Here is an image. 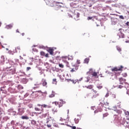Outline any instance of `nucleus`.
I'll return each mask as SVG.
<instances>
[{
  "label": "nucleus",
  "mask_w": 129,
  "mask_h": 129,
  "mask_svg": "<svg viewBox=\"0 0 129 129\" xmlns=\"http://www.w3.org/2000/svg\"><path fill=\"white\" fill-rule=\"evenodd\" d=\"M48 5L50 6V7H58V8H61V6L60 4L63 5V3L61 2H58L56 1H53L52 0H50L47 2Z\"/></svg>",
  "instance_id": "f257e3e1"
},
{
  "label": "nucleus",
  "mask_w": 129,
  "mask_h": 129,
  "mask_svg": "<svg viewBox=\"0 0 129 129\" xmlns=\"http://www.w3.org/2000/svg\"><path fill=\"white\" fill-rule=\"evenodd\" d=\"M6 72H7L9 74L13 75L16 74V69L14 67H10L9 68H7L5 70Z\"/></svg>",
  "instance_id": "f03ea898"
},
{
  "label": "nucleus",
  "mask_w": 129,
  "mask_h": 129,
  "mask_svg": "<svg viewBox=\"0 0 129 129\" xmlns=\"http://www.w3.org/2000/svg\"><path fill=\"white\" fill-rule=\"evenodd\" d=\"M121 124H122V125L125 126V127H127L128 128H129V119H128L127 118L126 119H125V118H123L122 120L121 121Z\"/></svg>",
  "instance_id": "7ed1b4c3"
},
{
  "label": "nucleus",
  "mask_w": 129,
  "mask_h": 129,
  "mask_svg": "<svg viewBox=\"0 0 129 129\" xmlns=\"http://www.w3.org/2000/svg\"><path fill=\"white\" fill-rule=\"evenodd\" d=\"M53 104H55V105H58V107H61L63 106V104H64V101L63 100H59V101H55L52 102Z\"/></svg>",
  "instance_id": "20e7f679"
},
{
  "label": "nucleus",
  "mask_w": 129,
  "mask_h": 129,
  "mask_svg": "<svg viewBox=\"0 0 129 129\" xmlns=\"http://www.w3.org/2000/svg\"><path fill=\"white\" fill-rule=\"evenodd\" d=\"M122 69H123V67L120 66V67L113 68L111 69V71L113 72H117V71H122Z\"/></svg>",
  "instance_id": "39448f33"
},
{
  "label": "nucleus",
  "mask_w": 129,
  "mask_h": 129,
  "mask_svg": "<svg viewBox=\"0 0 129 129\" xmlns=\"http://www.w3.org/2000/svg\"><path fill=\"white\" fill-rule=\"evenodd\" d=\"M37 106H41V111H42V112L44 111V109L43 108H51V106L50 105H48L46 104H43V105H41L40 104H37Z\"/></svg>",
  "instance_id": "423d86ee"
},
{
  "label": "nucleus",
  "mask_w": 129,
  "mask_h": 129,
  "mask_svg": "<svg viewBox=\"0 0 129 129\" xmlns=\"http://www.w3.org/2000/svg\"><path fill=\"white\" fill-rule=\"evenodd\" d=\"M93 70L92 69H90V71L88 72V73L89 74H91L92 75L93 77H95V78H98V76L97 75V73L94 72H93Z\"/></svg>",
  "instance_id": "0eeeda50"
},
{
  "label": "nucleus",
  "mask_w": 129,
  "mask_h": 129,
  "mask_svg": "<svg viewBox=\"0 0 129 129\" xmlns=\"http://www.w3.org/2000/svg\"><path fill=\"white\" fill-rule=\"evenodd\" d=\"M70 72L73 73V72H76L77 70H78V66L76 65L73 66V68H71Z\"/></svg>",
  "instance_id": "6e6552de"
},
{
  "label": "nucleus",
  "mask_w": 129,
  "mask_h": 129,
  "mask_svg": "<svg viewBox=\"0 0 129 129\" xmlns=\"http://www.w3.org/2000/svg\"><path fill=\"white\" fill-rule=\"evenodd\" d=\"M61 59H62L63 62H64L65 63H66L67 67H69V66H68L69 65V62L68 61H66V60H67V59H68V56H62Z\"/></svg>",
  "instance_id": "1a4fd4ad"
},
{
  "label": "nucleus",
  "mask_w": 129,
  "mask_h": 129,
  "mask_svg": "<svg viewBox=\"0 0 129 129\" xmlns=\"http://www.w3.org/2000/svg\"><path fill=\"white\" fill-rule=\"evenodd\" d=\"M80 16V14L78 13H75L73 17L75 19V20H76V21H78V20H79V17Z\"/></svg>",
  "instance_id": "9d476101"
},
{
  "label": "nucleus",
  "mask_w": 129,
  "mask_h": 129,
  "mask_svg": "<svg viewBox=\"0 0 129 129\" xmlns=\"http://www.w3.org/2000/svg\"><path fill=\"white\" fill-rule=\"evenodd\" d=\"M47 51L50 55H53L54 54V49L50 47L47 49Z\"/></svg>",
  "instance_id": "9b49d317"
},
{
  "label": "nucleus",
  "mask_w": 129,
  "mask_h": 129,
  "mask_svg": "<svg viewBox=\"0 0 129 129\" xmlns=\"http://www.w3.org/2000/svg\"><path fill=\"white\" fill-rule=\"evenodd\" d=\"M119 81L120 82V84H123V83L125 82V79L120 78H119Z\"/></svg>",
  "instance_id": "f8f14e48"
},
{
  "label": "nucleus",
  "mask_w": 129,
  "mask_h": 129,
  "mask_svg": "<svg viewBox=\"0 0 129 129\" xmlns=\"http://www.w3.org/2000/svg\"><path fill=\"white\" fill-rule=\"evenodd\" d=\"M46 123H48V122H49V121H51V120H54V118L50 116H48L47 117V118H46Z\"/></svg>",
  "instance_id": "ddd939ff"
},
{
  "label": "nucleus",
  "mask_w": 129,
  "mask_h": 129,
  "mask_svg": "<svg viewBox=\"0 0 129 129\" xmlns=\"http://www.w3.org/2000/svg\"><path fill=\"white\" fill-rule=\"evenodd\" d=\"M18 111H19V113L20 115L23 114V113H24L25 112V110H24V108H19L18 109Z\"/></svg>",
  "instance_id": "4468645a"
},
{
  "label": "nucleus",
  "mask_w": 129,
  "mask_h": 129,
  "mask_svg": "<svg viewBox=\"0 0 129 129\" xmlns=\"http://www.w3.org/2000/svg\"><path fill=\"white\" fill-rule=\"evenodd\" d=\"M117 35L119 36V38H124V34H123V33H121V32H119Z\"/></svg>",
  "instance_id": "2eb2a0df"
},
{
  "label": "nucleus",
  "mask_w": 129,
  "mask_h": 129,
  "mask_svg": "<svg viewBox=\"0 0 129 129\" xmlns=\"http://www.w3.org/2000/svg\"><path fill=\"white\" fill-rule=\"evenodd\" d=\"M42 85L43 86H46L47 85V82L44 79H42Z\"/></svg>",
  "instance_id": "dca6fc26"
},
{
  "label": "nucleus",
  "mask_w": 129,
  "mask_h": 129,
  "mask_svg": "<svg viewBox=\"0 0 129 129\" xmlns=\"http://www.w3.org/2000/svg\"><path fill=\"white\" fill-rule=\"evenodd\" d=\"M51 110L53 113H56L58 112V110L57 109V108H56L55 107L52 108Z\"/></svg>",
  "instance_id": "f3484780"
},
{
  "label": "nucleus",
  "mask_w": 129,
  "mask_h": 129,
  "mask_svg": "<svg viewBox=\"0 0 129 129\" xmlns=\"http://www.w3.org/2000/svg\"><path fill=\"white\" fill-rule=\"evenodd\" d=\"M15 51L16 53H20L21 51V47H20V46H18L15 48Z\"/></svg>",
  "instance_id": "a211bd4d"
},
{
  "label": "nucleus",
  "mask_w": 129,
  "mask_h": 129,
  "mask_svg": "<svg viewBox=\"0 0 129 129\" xmlns=\"http://www.w3.org/2000/svg\"><path fill=\"white\" fill-rule=\"evenodd\" d=\"M40 84H41L36 83V84H34L35 87H33V89H37V88H40Z\"/></svg>",
  "instance_id": "6ab92c4d"
},
{
  "label": "nucleus",
  "mask_w": 129,
  "mask_h": 129,
  "mask_svg": "<svg viewBox=\"0 0 129 129\" xmlns=\"http://www.w3.org/2000/svg\"><path fill=\"white\" fill-rule=\"evenodd\" d=\"M21 118L22 119H29V118L28 116L25 115V116H22Z\"/></svg>",
  "instance_id": "aec40b11"
},
{
  "label": "nucleus",
  "mask_w": 129,
  "mask_h": 129,
  "mask_svg": "<svg viewBox=\"0 0 129 129\" xmlns=\"http://www.w3.org/2000/svg\"><path fill=\"white\" fill-rule=\"evenodd\" d=\"M85 87H86V88L88 89H92V88H93V86L90 85L88 86H85Z\"/></svg>",
  "instance_id": "412c9836"
},
{
  "label": "nucleus",
  "mask_w": 129,
  "mask_h": 129,
  "mask_svg": "<svg viewBox=\"0 0 129 129\" xmlns=\"http://www.w3.org/2000/svg\"><path fill=\"white\" fill-rule=\"evenodd\" d=\"M18 89H19V90H21V89H23L24 87H23V86L21 85H19L17 87Z\"/></svg>",
  "instance_id": "4be33fe9"
},
{
  "label": "nucleus",
  "mask_w": 129,
  "mask_h": 129,
  "mask_svg": "<svg viewBox=\"0 0 129 129\" xmlns=\"http://www.w3.org/2000/svg\"><path fill=\"white\" fill-rule=\"evenodd\" d=\"M89 62V58H86L84 60V63H86V64H88Z\"/></svg>",
  "instance_id": "5701e85b"
},
{
  "label": "nucleus",
  "mask_w": 129,
  "mask_h": 129,
  "mask_svg": "<svg viewBox=\"0 0 129 129\" xmlns=\"http://www.w3.org/2000/svg\"><path fill=\"white\" fill-rule=\"evenodd\" d=\"M58 66L60 68H64V64L63 63H58Z\"/></svg>",
  "instance_id": "b1692460"
},
{
  "label": "nucleus",
  "mask_w": 129,
  "mask_h": 129,
  "mask_svg": "<svg viewBox=\"0 0 129 129\" xmlns=\"http://www.w3.org/2000/svg\"><path fill=\"white\" fill-rule=\"evenodd\" d=\"M52 83L53 84H57V79H52Z\"/></svg>",
  "instance_id": "393cba45"
},
{
  "label": "nucleus",
  "mask_w": 129,
  "mask_h": 129,
  "mask_svg": "<svg viewBox=\"0 0 129 129\" xmlns=\"http://www.w3.org/2000/svg\"><path fill=\"white\" fill-rule=\"evenodd\" d=\"M116 96L115 95H114V94H112V95H111V98L112 99H114L115 98H116Z\"/></svg>",
  "instance_id": "a878e982"
},
{
  "label": "nucleus",
  "mask_w": 129,
  "mask_h": 129,
  "mask_svg": "<svg viewBox=\"0 0 129 129\" xmlns=\"http://www.w3.org/2000/svg\"><path fill=\"white\" fill-rule=\"evenodd\" d=\"M36 123H37V122H36V121L35 120H31V124L35 125V124H36Z\"/></svg>",
  "instance_id": "bb28decb"
},
{
  "label": "nucleus",
  "mask_w": 129,
  "mask_h": 129,
  "mask_svg": "<svg viewBox=\"0 0 129 129\" xmlns=\"http://www.w3.org/2000/svg\"><path fill=\"white\" fill-rule=\"evenodd\" d=\"M124 114L125 115H127V116H129V111H125Z\"/></svg>",
  "instance_id": "cd10ccee"
},
{
  "label": "nucleus",
  "mask_w": 129,
  "mask_h": 129,
  "mask_svg": "<svg viewBox=\"0 0 129 129\" xmlns=\"http://www.w3.org/2000/svg\"><path fill=\"white\" fill-rule=\"evenodd\" d=\"M108 115V113H105L103 114V118H104V117H106Z\"/></svg>",
  "instance_id": "c85d7f7f"
},
{
  "label": "nucleus",
  "mask_w": 129,
  "mask_h": 129,
  "mask_svg": "<svg viewBox=\"0 0 129 129\" xmlns=\"http://www.w3.org/2000/svg\"><path fill=\"white\" fill-rule=\"evenodd\" d=\"M75 121L76 123H78V122H79V119H78L77 118H75Z\"/></svg>",
  "instance_id": "c756f323"
},
{
  "label": "nucleus",
  "mask_w": 129,
  "mask_h": 129,
  "mask_svg": "<svg viewBox=\"0 0 129 129\" xmlns=\"http://www.w3.org/2000/svg\"><path fill=\"white\" fill-rule=\"evenodd\" d=\"M34 109L35 110H36V111H40V110H41V109H40V108H38L37 107H35Z\"/></svg>",
  "instance_id": "7c9ffc66"
},
{
  "label": "nucleus",
  "mask_w": 129,
  "mask_h": 129,
  "mask_svg": "<svg viewBox=\"0 0 129 129\" xmlns=\"http://www.w3.org/2000/svg\"><path fill=\"white\" fill-rule=\"evenodd\" d=\"M122 75L123 77H126L127 76V74H126V73H124Z\"/></svg>",
  "instance_id": "2f4dec72"
},
{
  "label": "nucleus",
  "mask_w": 129,
  "mask_h": 129,
  "mask_svg": "<svg viewBox=\"0 0 129 129\" xmlns=\"http://www.w3.org/2000/svg\"><path fill=\"white\" fill-rule=\"evenodd\" d=\"M117 48V50L119 51V52H121V48L118 46H116Z\"/></svg>",
  "instance_id": "473e14b6"
},
{
  "label": "nucleus",
  "mask_w": 129,
  "mask_h": 129,
  "mask_svg": "<svg viewBox=\"0 0 129 129\" xmlns=\"http://www.w3.org/2000/svg\"><path fill=\"white\" fill-rule=\"evenodd\" d=\"M45 52H44V51H41L40 52V55L41 56H45Z\"/></svg>",
  "instance_id": "72a5a7b5"
},
{
  "label": "nucleus",
  "mask_w": 129,
  "mask_h": 129,
  "mask_svg": "<svg viewBox=\"0 0 129 129\" xmlns=\"http://www.w3.org/2000/svg\"><path fill=\"white\" fill-rule=\"evenodd\" d=\"M99 95V94H96V95H94L92 97V98H95V97H97Z\"/></svg>",
  "instance_id": "f704fd0d"
},
{
  "label": "nucleus",
  "mask_w": 129,
  "mask_h": 129,
  "mask_svg": "<svg viewBox=\"0 0 129 129\" xmlns=\"http://www.w3.org/2000/svg\"><path fill=\"white\" fill-rule=\"evenodd\" d=\"M119 17V19H121V20H124V17H123V16L120 15Z\"/></svg>",
  "instance_id": "c9c22d12"
},
{
  "label": "nucleus",
  "mask_w": 129,
  "mask_h": 129,
  "mask_svg": "<svg viewBox=\"0 0 129 129\" xmlns=\"http://www.w3.org/2000/svg\"><path fill=\"white\" fill-rule=\"evenodd\" d=\"M42 118H45V117H46V116H47V113L43 114L42 115Z\"/></svg>",
  "instance_id": "e433bc0d"
},
{
  "label": "nucleus",
  "mask_w": 129,
  "mask_h": 129,
  "mask_svg": "<svg viewBox=\"0 0 129 129\" xmlns=\"http://www.w3.org/2000/svg\"><path fill=\"white\" fill-rule=\"evenodd\" d=\"M31 67H29L26 68L27 71H29V70H31Z\"/></svg>",
  "instance_id": "4c0bfd02"
},
{
  "label": "nucleus",
  "mask_w": 129,
  "mask_h": 129,
  "mask_svg": "<svg viewBox=\"0 0 129 129\" xmlns=\"http://www.w3.org/2000/svg\"><path fill=\"white\" fill-rule=\"evenodd\" d=\"M97 87L98 89H101V88H102V86H98Z\"/></svg>",
  "instance_id": "58836bf2"
},
{
  "label": "nucleus",
  "mask_w": 129,
  "mask_h": 129,
  "mask_svg": "<svg viewBox=\"0 0 129 129\" xmlns=\"http://www.w3.org/2000/svg\"><path fill=\"white\" fill-rule=\"evenodd\" d=\"M55 96V95L54 94H51L49 95V97H54Z\"/></svg>",
  "instance_id": "ea45409f"
},
{
  "label": "nucleus",
  "mask_w": 129,
  "mask_h": 129,
  "mask_svg": "<svg viewBox=\"0 0 129 129\" xmlns=\"http://www.w3.org/2000/svg\"><path fill=\"white\" fill-rule=\"evenodd\" d=\"M45 57H46V58H48L49 57V54L48 53H45Z\"/></svg>",
  "instance_id": "a19ab883"
},
{
  "label": "nucleus",
  "mask_w": 129,
  "mask_h": 129,
  "mask_svg": "<svg viewBox=\"0 0 129 129\" xmlns=\"http://www.w3.org/2000/svg\"><path fill=\"white\" fill-rule=\"evenodd\" d=\"M92 91L95 93V94H96L97 93V91H95L94 89H92Z\"/></svg>",
  "instance_id": "79ce46f5"
},
{
  "label": "nucleus",
  "mask_w": 129,
  "mask_h": 129,
  "mask_svg": "<svg viewBox=\"0 0 129 129\" xmlns=\"http://www.w3.org/2000/svg\"><path fill=\"white\" fill-rule=\"evenodd\" d=\"M115 74L116 75V76H118L119 75H120L119 73L115 72Z\"/></svg>",
  "instance_id": "37998d69"
},
{
  "label": "nucleus",
  "mask_w": 129,
  "mask_h": 129,
  "mask_svg": "<svg viewBox=\"0 0 129 129\" xmlns=\"http://www.w3.org/2000/svg\"><path fill=\"white\" fill-rule=\"evenodd\" d=\"M77 64H80V63H81L80 60H77Z\"/></svg>",
  "instance_id": "c03bdc74"
},
{
  "label": "nucleus",
  "mask_w": 129,
  "mask_h": 129,
  "mask_svg": "<svg viewBox=\"0 0 129 129\" xmlns=\"http://www.w3.org/2000/svg\"><path fill=\"white\" fill-rule=\"evenodd\" d=\"M92 17H88L87 20H92Z\"/></svg>",
  "instance_id": "a18cd8bd"
},
{
  "label": "nucleus",
  "mask_w": 129,
  "mask_h": 129,
  "mask_svg": "<svg viewBox=\"0 0 129 129\" xmlns=\"http://www.w3.org/2000/svg\"><path fill=\"white\" fill-rule=\"evenodd\" d=\"M27 96H29V94H28V93H26V94L24 95V97H27Z\"/></svg>",
  "instance_id": "49530a36"
},
{
  "label": "nucleus",
  "mask_w": 129,
  "mask_h": 129,
  "mask_svg": "<svg viewBox=\"0 0 129 129\" xmlns=\"http://www.w3.org/2000/svg\"><path fill=\"white\" fill-rule=\"evenodd\" d=\"M47 127H51V126H52V125L51 124H49L47 125Z\"/></svg>",
  "instance_id": "de8ad7c7"
},
{
  "label": "nucleus",
  "mask_w": 129,
  "mask_h": 129,
  "mask_svg": "<svg viewBox=\"0 0 129 129\" xmlns=\"http://www.w3.org/2000/svg\"><path fill=\"white\" fill-rule=\"evenodd\" d=\"M8 27H9V28H12L13 27V25H9L8 26Z\"/></svg>",
  "instance_id": "09e8293b"
},
{
  "label": "nucleus",
  "mask_w": 129,
  "mask_h": 129,
  "mask_svg": "<svg viewBox=\"0 0 129 129\" xmlns=\"http://www.w3.org/2000/svg\"><path fill=\"white\" fill-rule=\"evenodd\" d=\"M73 129H76V126H74L73 127H72Z\"/></svg>",
  "instance_id": "8fccbe9b"
},
{
  "label": "nucleus",
  "mask_w": 129,
  "mask_h": 129,
  "mask_svg": "<svg viewBox=\"0 0 129 129\" xmlns=\"http://www.w3.org/2000/svg\"><path fill=\"white\" fill-rule=\"evenodd\" d=\"M126 26H128V25H129V22H127L126 23Z\"/></svg>",
  "instance_id": "3c124183"
},
{
  "label": "nucleus",
  "mask_w": 129,
  "mask_h": 129,
  "mask_svg": "<svg viewBox=\"0 0 129 129\" xmlns=\"http://www.w3.org/2000/svg\"><path fill=\"white\" fill-rule=\"evenodd\" d=\"M16 33H20V31H19V29H17Z\"/></svg>",
  "instance_id": "603ef678"
},
{
  "label": "nucleus",
  "mask_w": 129,
  "mask_h": 129,
  "mask_svg": "<svg viewBox=\"0 0 129 129\" xmlns=\"http://www.w3.org/2000/svg\"><path fill=\"white\" fill-rule=\"evenodd\" d=\"M87 80L86 81V82H89V79H88V78H87Z\"/></svg>",
  "instance_id": "864d4df0"
},
{
  "label": "nucleus",
  "mask_w": 129,
  "mask_h": 129,
  "mask_svg": "<svg viewBox=\"0 0 129 129\" xmlns=\"http://www.w3.org/2000/svg\"><path fill=\"white\" fill-rule=\"evenodd\" d=\"M119 88H122V86H119Z\"/></svg>",
  "instance_id": "5fc2aeb1"
},
{
  "label": "nucleus",
  "mask_w": 129,
  "mask_h": 129,
  "mask_svg": "<svg viewBox=\"0 0 129 129\" xmlns=\"http://www.w3.org/2000/svg\"><path fill=\"white\" fill-rule=\"evenodd\" d=\"M38 92H39V93H43V92H42V91H38Z\"/></svg>",
  "instance_id": "6e6d98bb"
},
{
  "label": "nucleus",
  "mask_w": 129,
  "mask_h": 129,
  "mask_svg": "<svg viewBox=\"0 0 129 129\" xmlns=\"http://www.w3.org/2000/svg\"><path fill=\"white\" fill-rule=\"evenodd\" d=\"M22 36H25V33H22Z\"/></svg>",
  "instance_id": "4d7b16f0"
},
{
  "label": "nucleus",
  "mask_w": 129,
  "mask_h": 129,
  "mask_svg": "<svg viewBox=\"0 0 129 129\" xmlns=\"http://www.w3.org/2000/svg\"><path fill=\"white\" fill-rule=\"evenodd\" d=\"M107 96H108V94H106V95L105 96L106 97H107Z\"/></svg>",
  "instance_id": "13d9d810"
},
{
  "label": "nucleus",
  "mask_w": 129,
  "mask_h": 129,
  "mask_svg": "<svg viewBox=\"0 0 129 129\" xmlns=\"http://www.w3.org/2000/svg\"><path fill=\"white\" fill-rule=\"evenodd\" d=\"M20 59H23V57H22V56H20Z\"/></svg>",
  "instance_id": "bf43d9fd"
},
{
  "label": "nucleus",
  "mask_w": 129,
  "mask_h": 129,
  "mask_svg": "<svg viewBox=\"0 0 129 129\" xmlns=\"http://www.w3.org/2000/svg\"><path fill=\"white\" fill-rule=\"evenodd\" d=\"M107 103V105H109V103Z\"/></svg>",
  "instance_id": "052dcab7"
},
{
  "label": "nucleus",
  "mask_w": 129,
  "mask_h": 129,
  "mask_svg": "<svg viewBox=\"0 0 129 129\" xmlns=\"http://www.w3.org/2000/svg\"><path fill=\"white\" fill-rule=\"evenodd\" d=\"M43 93H44V94H47V92H46Z\"/></svg>",
  "instance_id": "680f3d73"
},
{
  "label": "nucleus",
  "mask_w": 129,
  "mask_h": 129,
  "mask_svg": "<svg viewBox=\"0 0 129 129\" xmlns=\"http://www.w3.org/2000/svg\"><path fill=\"white\" fill-rule=\"evenodd\" d=\"M77 129H82V128L78 127Z\"/></svg>",
  "instance_id": "e2e57ef3"
},
{
  "label": "nucleus",
  "mask_w": 129,
  "mask_h": 129,
  "mask_svg": "<svg viewBox=\"0 0 129 129\" xmlns=\"http://www.w3.org/2000/svg\"><path fill=\"white\" fill-rule=\"evenodd\" d=\"M109 2H106V4H109Z\"/></svg>",
  "instance_id": "0e129e2a"
},
{
  "label": "nucleus",
  "mask_w": 129,
  "mask_h": 129,
  "mask_svg": "<svg viewBox=\"0 0 129 129\" xmlns=\"http://www.w3.org/2000/svg\"><path fill=\"white\" fill-rule=\"evenodd\" d=\"M1 26H2V23L1 22H0V27H1Z\"/></svg>",
  "instance_id": "69168bd1"
},
{
  "label": "nucleus",
  "mask_w": 129,
  "mask_h": 129,
  "mask_svg": "<svg viewBox=\"0 0 129 129\" xmlns=\"http://www.w3.org/2000/svg\"><path fill=\"white\" fill-rule=\"evenodd\" d=\"M114 2H117L118 0H114Z\"/></svg>",
  "instance_id": "338daca9"
},
{
  "label": "nucleus",
  "mask_w": 129,
  "mask_h": 129,
  "mask_svg": "<svg viewBox=\"0 0 129 129\" xmlns=\"http://www.w3.org/2000/svg\"><path fill=\"white\" fill-rule=\"evenodd\" d=\"M126 43H128V41H126Z\"/></svg>",
  "instance_id": "774afa93"
}]
</instances>
